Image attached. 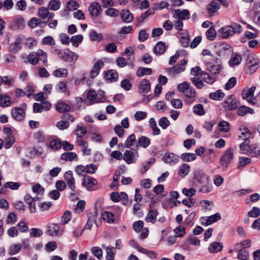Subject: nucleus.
I'll list each match as a JSON object with an SVG mask.
<instances>
[{
	"label": "nucleus",
	"mask_w": 260,
	"mask_h": 260,
	"mask_svg": "<svg viewBox=\"0 0 260 260\" xmlns=\"http://www.w3.org/2000/svg\"><path fill=\"white\" fill-rule=\"evenodd\" d=\"M150 83L147 79H143L138 85V90L140 93H147L150 91Z\"/></svg>",
	"instance_id": "a211bd4d"
},
{
	"label": "nucleus",
	"mask_w": 260,
	"mask_h": 260,
	"mask_svg": "<svg viewBox=\"0 0 260 260\" xmlns=\"http://www.w3.org/2000/svg\"><path fill=\"white\" fill-rule=\"evenodd\" d=\"M136 141V137L135 134H132L129 135L126 139L125 143L124 146L126 148H129L134 145V142Z\"/></svg>",
	"instance_id": "680f3d73"
},
{
	"label": "nucleus",
	"mask_w": 260,
	"mask_h": 260,
	"mask_svg": "<svg viewBox=\"0 0 260 260\" xmlns=\"http://www.w3.org/2000/svg\"><path fill=\"white\" fill-rule=\"evenodd\" d=\"M206 36L207 38L210 41H213L215 40L216 36V31L213 26L210 27L206 32Z\"/></svg>",
	"instance_id": "5fc2aeb1"
},
{
	"label": "nucleus",
	"mask_w": 260,
	"mask_h": 260,
	"mask_svg": "<svg viewBox=\"0 0 260 260\" xmlns=\"http://www.w3.org/2000/svg\"><path fill=\"white\" fill-rule=\"evenodd\" d=\"M178 89L185 97L184 102L186 104L190 105L195 101L196 91L188 82H183L178 84Z\"/></svg>",
	"instance_id": "f257e3e1"
},
{
	"label": "nucleus",
	"mask_w": 260,
	"mask_h": 260,
	"mask_svg": "<svg viewBox=\"0 0 260 260\" xmlns=\"http://www.w3.org/2000/svg\"><path fill=\"white\" fill-rule=\"evenodd\" d=\"M158 124L162 129H165L170 125V122L166 117H163L159 119Z\"/></svg>",
	"instance_id": "338daca9"
},
{
	"label": "nucleus",
	"mask_w": 260,
	"mask_h": 260,
	"mask_svg": "<svg viewBox=\"0 0 260 260\" xmlns=\"http://www.w3.org/2000/svg\"><path fill=\"white\" fill-rule=\"evenodd\" d=\"M11 101L10 96L6 95H0V106L8 107L11 105Z\"/></svg>",
	"instance_id": "de8ad7c7"
},
{
	"label": "nucleus",
	"mask_w": 260,
	"mask_h": 260,
	"mask_svg": "<svg viewBox=\"0 0 260 260\" xmlns=\"http://www.w3.org/2000/svg\"><path fill=\"white\" fill-rule=\"evenodd\" d=\"M181 158L184 161L188 162L196 160L197 156L194 153H184L181 154Z\"/></svg>",
	"instance_id": "49530a36"
},
{
	"label": "nucleus",
	"mask_w": 260,
	"mask_h": 260,
	"mask_svg": "<svg viewBox=\"0 0 260 260\" xmlns=\"http://www.w3.org/2000/svg\"><path fill=\"white\" fill-rule=\"evenodd\" d=\"M220 8V4L214 1H212L207 6V10L209 13L213 14L217 12Z\"/></svg>",
	"instance_id": "e433bc0d"
},
{
	"label": "nucleus",
	"mask_w": 260,
	"mask_h": 260,
	"mask_svg": "<svg viewBox=\"0 0 260 260\" xmlns=\"http://www.w3.org/2000/svg\"><path fill=\"white\" fill-rule=\"evenodd\" d=\"M247 113L253 114L254 110L252 108L242 106L240 107L237 110V114L240 116H243Z\"/></svg>",
	"instance_id": "ea45409f"
},
{
	"label": "nucleus",
	"mask_w": 260,
	"mask_h": 260,
	"mask_svg": "<svg viewBox=\"0 0 260 260\" xmlns=\"http://www.w3.org/2000/svg\"><path fill=\"white\" fill-rule=\"evenodd\" d=\"M56 110L59 113H64L70 111V106L63 102L59 103L56 106Z\"/></svg>",
	"instance_id": "a18cd8bd"
},
{
	"label": "nucleus",
	"mask_w": 260,
	"mask_h": 260,
	"mask_svg": "<svg viewBox=\"0 0 260 260\" xmlns=\"http://www.w3.org/2000/svg\"><path fill=\"white\" fill-rule=\"evenodd\" d=\"M68 75V71L65 68H59L53 72V75L57 78H65Z\"/></svg>",
	"instance_id": "79ce46f5"
},
{
	"label": "nucleus",
	"mask_w": 260,
	"mask_h": 260,
	"mask_svg": "<svg viewBox=\"0 0 260 260\" xmlns=\"http://www.w3.org/2000/svg\"><path fill=\"white\" fill-rule=\"evenodd\" d=\"M179 160V157L173 153L167 152L162 157V160L170 165H174L177 163Z\"/></svg>",
	"instance_id": "dca6fc26"
},
{
	"label": "nucleus",
	"mask_w": 260,
	"mask_h": 260,
	"mask_svg": "<svg viewBox=\"0 0 260 260\" xmlns=\"http://www.w3.org/2000/svg\"><path fill=\"white\" fill-rule=\"evenodd\" d=\"M238 251L237 257L240 260H247L249 258V252L248 251L244 249H239V250H235Z\"/></svg>",
	"instance_id": "8fccbe9b"
},
{
	"label": "nucleus",
	"mask_w": 260,
	"mask_h": 260,
	"mask_svg": "<svg viewBox=\"0 0 260 260\" xmlns=\"http://www.w3.org/2000/svg\"><path fill=\"white\" fill-rule=\"evenodd\" d=\"M90 14L93 17L99 16L102 11L101 5L96 2L92 3L88 7Z\"/></svg>",
	"instance_id": "f3484780"
},
{
	"label": "nucleus",
	"mask_w": 260,
	"mask_h": 260,
	"mask_svg": "<svg viewBox=\"0 0 260 260\" xmlns=\"http://www.w3.org/2000/svg\"><path fill=\"white\" fill-rule=\"evenodd\" d=\"M41 23V21L39 18L33 17L30 19L28 22V25L31 28L37 27Z\"/></svg>",
	"instance_id": "69168bd1"
},
{
	"label": "nucleus",
	"mask_w": 260,
	"mask_h": 260,
	"mask_svg": "<svg viewBox=\"0 0 260 260\" xmlns=\"http://www.w3.org/2000/svg\"><path fill=\"white\" fill-rule=\"evenodd\" d=\"M77 158V155L75 152H64L61 155L60 158L65 161H72Z\"/></svg>",
	"instance_id": "37998d69"
},
{
	"label": "nucleus",
	"mask_w": 260,
	"mask_h": 260,
	"mask_svg": "<svg viewBox=\"0 0 260 260\" xmlns=\"http://www.w3.org/2000/svg\"><path fill=\"white\" fill-rule=\"evenodd\" d=\"M157 215L158 212L156 210L153 208H150L149 211L146 217L145 220L148 222L154 223Z\"/></svg>",
	"instance_id": "c85d7f7f"
},
{
	"label": "nucleus",
	"mask_w": 260,
	"mask_h": 260,
	"mask_svg": "<svg viewBox=\"0 0 260 260\" xmlns=\"http://www.w3.org/2000/svg\"><path fill=\"white\" fill-rule=\"evenodd\" d=\"M26 109V104H22L20 107H16L12 109L11 115L13 118L16 121H21L25 117V112Z\"/></svg>",
	"instance_id": "423d86ee"
},
{
	"label": "nucleus",
	"mask_w": 260,
	"mask_h": 260,
	"mask_svg": "<svg viewBox=\"0 0 260 260\" xmlns=\"http://www.w3.org/2000/svg\"><path fill=\"white\" fill-rule=\"evenodd\" d=\"M138 157V153L126 150L123 154V158L127 164L134 163L136 161V157Z\"/></svg>",
	"instance_id": "4468645a"
},
{
	"label": "nucleus",
	"mask_w": 260,
	"mask_h": 260,
	"mask_svg": "<svg viewBox=\"0 0 260 260\" xmlns=\"http://www.w3.org/2000/svg\"><path fill=\"white\" fill-rule=\"evenodd\" d=\"M166 49L165 44L162 42H158L154 46L153 52L156 55H160L165 53Z\"/></svg>",
	"instance_id": "cd10ccee"
},
{
	"label": "nucleus",
	"mask_w": 260,
	"mask_h": 260,
	"mask_svg": "<svg viewBox=\"0 0 260 260\" xmlns=\"http://www.w3.org/2000/svg\"><path fill=\"white\" fill-rule=\"evenodd\" d=\"M60 7V2L59 0H51L48 4L47 7L49 10L56 11Z\"/></svg>",
	"instance_id": "4d7b16f0"
},
{
	"label": "nucleus",
	"mask_w": 260,
	"mask_h": 260,
	"mask_svg": "<svg viewBox=\"0 0 260 260\" xmlns=\"http://www.w3.org/2000/svg\"><path fill=\"white\" fill-rule=\"evenodd\" d=\"M242 153L251 157H256L260 158V148L257 147L255 144H249L245 145L243 149H240Z\"/></svg>",
	"instance_id": "0eeeda50"
},
{
	"label": "nucleus",
	"mask_w": 260,
	"mask_h": 260,
	"mask_svg": "<svg viewBox=\"0 0 260 260\" xmlns=\"http://www.w3.org/2000/svg\"><path fill=\"white\" fill-rule=\"evenodd\" d=\"M173 17L178 20H187L190 17V13L187 10H180L177 9L174 11Z\"/></svg>",
	"instance_id": "ddd939ff"
},
{
	"label": "nucleus",
	"mask_w": 260,
	"mask_h": 260,
	"mask_svg": "<svg viewBox=\"0 0 260 260\" xmlns=\"http://www.w3.org/2000/svg\"><path fill=\"white\" fill-rule=\"evenodd\" d=\"M195 175L197 181L202 184H207V183L211 182L209 176L202 171H198Z\"/></svg>",
	"instance_id": "393cba45"
},
{
	"label": "nucleus",
	"mask_w": 260,
	"mask_h": 260,
	"mask_svg": "<svg viewBox=\"0 0 260 260\" xmlns=\"http://www.w3.org/2000/svg\"><path fill=\"white\" fill-rule=\"evenodd\" d=\"M152 73V70L150 68H144V67H140L138 69L136 72V75L141 77L143 76L144 75H151Z\"/></svg>",
	"instance_id": "c03bdc74"
},
{
	"label": "nucleus",
	"mask_w": 260,
	"mask_h": 260,
	"mask_svg": "<svg viewBox=\"0 0 260 260\" xmlns=\"http://www.w3.org/2000/svg\"><path fill=\"white\" fill-rule=\"evenodd\" d=\"M102 247L106 250V260H114L116 251L115 248L112 246H107L105 244H102Z\"/></svg>",
	"instance_id": "4be33fe9"
},
{
	"label": "nucleus",
	"mask_w": 260,
	"mask_h": 260,
	"mask_svg": "<svg viewBox=\"0 0 260 260\" xmlns=\"http://www.w3.org/2000/svg\"><path fill=\"white\" fill-rule=\"evenodd\" d=\"M150 128L152 130L153 135L154 136L160 134V131L157 127L156 121L154 118H150L149 120Z\"/></svg>",
	"instance_id": "c9c22d12"
},
{
	"label": "nucleus",
	"mask_w": 260,
	"mask_h": 260,
	"mask_svg": "<svg viewBox=\"0 0 260 260\" xmlns=\"http://www.w3.org/2000/svg\"><path fill=\"white\" fill-rule=\"evenodd\" d=\"M46 234L50 236L61 235L63 234V230L60 228L59 226L55 223H51L47 227Z\"/></svg>",
	"instance_id": "f8f14e48"
},
{
	"label": "nucleus",
	"mask_w": 260,
	"mask_h": 260,
	"mask_svg": "<svg viewBox=\"0 0 260 260\" xmlns=\"http://www.w3.org/2000/svg\"><path fill=\"white\" fill-rule=\"evenodd\" d=\"M222 245L219 242L211 243L208 248L211 253H216L220 251L222 249Z\"/></svg>",
	"instance_id": "58836bf2"
},
{
	"label": "nucleus",
	"mask_w": 260,
	"mask_h": 260,
	"mask_svg": "<svg viewBox=\"0 0 260 260\" xmlns=\"http://www.w3.org/2000/svg\"><path fill=\"white\" fill-rule=\"evenodd\" d=\"M238 106L237 100L233 95H230L222 103L223 107L226 110H235Z\"/></svg>",
	"instance_id": "9b49d317"
},
{
	"label": "nucleus",
	"mask_w": 260,
	"mask_h": 260,
	"mask_svg": "<svg viewBox=\"0 0 260 260\" xmlns=\"http://www.w3.org/2000/svg\"><path fill=\"white\" fill-rule=\"evenodd\" d=\"M37 206L39 207L40 210L41 211H44L45 210H48L52 206V204L50 202H40L37 204Z\"/></svg>",
	"instance_id": "e2e57ef3"
},
{
	"label": "nucleus",
	"mask_w": 260,
	"mask_h": 260,
	"mask_svg": "<svg viewBox=\"0 0 260 260\" xmlns=\"http://www.w3.org/2000/svg\"><path fill=\"white\" fill-rule=\"evenodd\" d=\"M92 253L99 259H101L103 257L102 249L99 247H93L91 248Z\"/></svg>",
	"instance_id": "0e129e2a"
},
{
	"label": "nucleus",
	"mask_w": 260,
	"mask_h": 260,
	"mask_svg": "<svg viewBox=\"0 0 260 260\" xmlns=\"http://www.w3.org/2000/svg\"><path fill=\"white\" fill-rule=\"evenodd\" d=\"M4 141V147L6 149H9L12 147L15 142V139L13 136H7Z\"/></svg>",
	"instance_id": "6e6d98bb"
},
{
	"label": "nucleus",
	"mask_w": 260,
	"mask_h": 260,
	"mask_svg": "<svg viewBox=\"0 0 260 260\" xmlns=\"http://www.w3.org/2000/svg\"><path fill=\"white\" fill-rule=\"evenodd\" d=\"M219 129L221 132H228L231 128L230 124L225 121H222L218 124Z\"/></svg>",
	"instance_id": "bf43d9fd"
},
{
	"label": "nucleus",
	"mask_w": 260,
	"mask_h": 260,
	"mask_svg": "<svg viewBox=\"0 0 260 260\" xmlns=\"http://www.w3.org/2000/svg\"><path fill=\"white\" fill-rule=\"evenodd\" d=\"M251 245V241L249 239L245 240L240 243H237L235 245V250H239V249H245L246 248H249Z\"/></svg>",
	"instance_id": "a19ab883"
},
{
	"label": "nucleus",
	"mask_w": 260,
	"mask_h": 260,
	"mask_svg": "<svg viewBox=\"0 0 260 260\" xmlns=\"http://www.w3.org/2000/svg\"><path fill=\"white\" fill-rule=\"evenodd\" d=\"M193 112L198 115L202 116L205 114V110L202 104H198L193 106Z\"/></svg>",
	"instance_id": "603ef678"
},
{
	"label": "nucleus",
	"mask_w": 260,
	"mask_h": 260,
	"mask_svg": "<svg viewBox=\"0 0 260 260\" xmlns=\"http://www.w3.org/2000/svg\"><path fill=\"white\" fill-rule=\"evenodd\" d=\"M201 76L202 79L208 84H211L216 80V77L214 75H209L206 72L202 71Z\"/></svg>",
	"instance_id": "473e14b6"
},
{
	"label": "nucleus",
	"mask_w": 260,
	"mask_h": 260,
	"mask_svg": "<svg viewBox=\"0 0 260 260\" xmlns=\"http://www.w3.org/2000/svg\"><path fill=\"white\" fill-rule=\"evenodd\" d=\"M74 133L77 138H82L86 134L87 131L85 127L77 125Z\"/></svg>",
	"instance_id": "052dcab7"
},
{
	"label": "nucleus",
	"mask_w": 260,
	"mask_h": 260,
	"mask_svg": "<svg viewBox=\"0 0 260 260\" xmlns=\"http://www.w3.org/2000/svg\"><path fill=\"white\" fill-rule=\"evenodd\" d=\"M49 9L44 7H41L39 9L38 12V16L42 19L47 18L48 19H53L55 16V14L49 12Z\"/></svg>",
	"instance_id": "2eb2a0df"
},
{
	"label": "nucleus",
	"mask_w": 260,
	"mask_h": 260,
	"mask_svg": "<svg viewBox=\"0 0 260 260\" xmlns=\"http://www.w3.org/2000/svg\"><path fill=\"white\" fill-rule=\"evenodd\" d=\"M57 54L59 57L64 61L73 62L78 58L77 54L68 49L59 50Z\"/></svg>",
	"instance_id": "6e6552de"
},
{
	"label": "nucleus",
	"mask_w": 260,
	"mask_h": 260,
	"mask_svg": "<svg viewBox=\"0 0 260 260\" xmlns=\"http://www.w3.org/2000/svg\"><path fill=\"white\" fill-rule=\"evenodd\" d=\"M242 61V57L238 54H233L230 61V64L231 67L239 64Z\"/></svg>",
	"instance_id": "09e8293b"
},
{
	"label": "nucleus",
	"mask_w": 260,
	"mask_h": 260,
	"mask_svg": "<svg viewBox=\"0 0 260 260\" xmlns=\"http://www.w3.org/2000/svg\"><path fill=\"white\" fill-rule=\"evenodd\" d=\"M37 58L39 60L42 61L45 66H47V54L41 49H39L37 52H35Z\"/></svg>",
	"instance_id": "4c0bfd02"
},
{
	"label": "nucleus",
	"mask_w": 260,
	"mask_h": 260,
	"mask_svg": "<svg viewBox=\"0 0 260 260\" xmlns=\"http://www.w3.org/2000/svg\"><path fill=\"white\" fill-rule=\"evenodd\" d=\"M64 178L68 187L71 190H74L75 188V181L73 177L72 172L71 171L66 172L64 175Z\"/></svg>",
	"instance_id": "aec40b11"
},
{
	"label": "nucleus",
	"mask_w": 260,
	"mask_h": 260,
	"mask_svg": "<svg viewBox=\"0 0 260 260\" xmlns=\"http://www.w3.org/2000/svg\"><path fill=\"white\" fill-rule=\"evenodd\" d=\"M150 144V140L146 136H141L138 140V144L136 147L138 148L141 146L144 148H147Z\"/></svg>",
	"instance_id": "7c9ffc66"
},
{
	"label": "nucleus",
	"mask_w": 260,
	"mask_h": 260,
	"mask_svg": "<svg viewBox=\"0 0 260 260\" xmlns=\"http://www.w3.org/2000/svg\"><path fill=\"white\" fill-rule=\"evenodd\" d=\"M187 62L186 59H182L173 67L167 68L166 72L170 76H174L185 71Z\"/></svg>",
	"instance_id": "39448f33"
},
{
	"label": "nucleus",
	"mask_w": 260,
	"mask_h": 260,
	"mask_svg": "<svg viewBox=\"0 0 260 260\" xmlns=\"http://www.w3.org/2000/svg\"><path fill=\"white\" fill-rule=\"evenodd\" d=\"M89 37L91 41L100 42L103 39V35L102 33L98 34L95 30H90Z\"/></svg>",
	"instance_id": "72a5a7b5"
},
{
	"label": "nucleus",
	"mask_w": 260,
	"mask_h": 260,
	"mask_svg": "<svg viewBox=\"0 0 260 260\" xmlns=\"http://www.w3.org/2000/svg\"><path fill=\"white\" fill-rule=\"evenodd\" d=\"M103 66L104 62L101 60H98L94 63L90 71V76L92 78H94L99 75L100 71Z\"/></svg>",
	"instance_id": "b1692460"
},
{
	"label": "nucleus",
	"mask_w": 260,
	"mask_h": 260,
	"mask_svg": "<svg viewBox=\"0 0 260 260\" xmlns=\"http://www.w3.org/2000/svg\"><path fill=\"white\" fill-rule=\"evenodd\" d=\"M224 96V94L220 90H218L216 92H211L209 94V97L210 99L219 101L223 99Z\"/></svg>",
	"instance_id": "864d4df0"
},
{
	"label": "nucleus",
	"mask_w": 260,
	"mask_h": 260,
	"mask_svg": "<svg viewBox=\"0 0 260 260\" xmlns=\"http://www.w3.org/2000/svg\"><path fill=\"white\" fill-rule=\"evenodd\" d=\"M238 137L240 140L244 141L239 146L240 149H243L245 145H248L250 143V139L252 137V134L248 128L242 126L239 129Z\"/></svg>",
	"instance_id": "20e7f679"
},
{
	"label": "nucleus",
	"mask_w": 260,
	"mask_h": 260,
	"mask_svg": "<svg viewBox=\"0 0 260 260\" xmlns=\"http://www.w3.org/2000/svg\"><path fill=\"white\" fill-rule=\"evenodd\" d=\"M206 66L207 69L213 74H218L221 69L219 64H212L209 63Z\"/></svg>",
	"instance_id": "3c124183"
},
{
	"label": "nucleus",
	"mask_w": 260,
	"mask_h": 260,
	"mask_svg": "<svg viewBox=\"0 0 260 260\" xmlns=\"http://www.w3.org/2000/svg\"><path fill=\"white\" fill-rule=\"evenodd\" d=\"M105 77L108 82L112 83L117 81L118 74L116 70H109L105 73Z\"/></svg>",
	"instance_id": "5701e85b"
},
{
	"label": "nucleus",
	"mask_w": 260,
	"mask_h": 260,
	"mask_svg": "<svg viewBox=\"0 0 260 260\" xmlns=\"http://www.w3.org/2000/svg\"><path fill=\"white\" fill-rule=\"evenodd\" d=\"M98 182L97 180L92 177L85 176L82 179V185L88 190L96 189Z\"/></svg>",
	"instance_id": "1a4fd4ad"
},
{
	"label": "nucleus",
	"mask_w": 260,
	"mask_h": 260,
	"mask_svg": "<svg viewBox=\"0 0 260 260\" xmlns=\"http://www.w3.org/2000/svg\"><path fill=\"white\" fill-rule=\"evenodd\" d=\"M67 186L66 183L61 180H58L56 183V187L58 190H53L50 192L49 195H60L59 191L64 190Z\"/></svg>",
	"instance_id": "bb28decb"
},
{
	"label": "nucleus",
	"mask_w": 260,
	"mask_h": 260,
	"mask_svg": "<svg viewBox=\"0 0 260 260\" xmlns=\"http://www.w3.org/2000/svg\"><path fill=\"white\" fill-rule=\"evenodd\" d=\"M83 37L81 35H75L72 37L70 39L74 47H78L79 44L81 43L83 40Z\"/></svg>",
	"instance_id": "13d9d810"
},
{
	"label": "nucleus",
	"mask_w": 260,
	"mask_h": 260,
	"mask_svg": "<svg viewBox=\"0 0 260 260\" xmlns=\"http://www.w3.org/2000/svg\"><path fill=\"white\" fill-rule=\"evenodd\" d=\"M28 198L25 199L26 202L29 206V209L31 213H35L36 211V205L39 203L40 198L38 196L34 197V198H31L30 196H28Z\"/></svg>",
	"instance_id": "412c9836"
},
{
	"label": "nucleus",
	"mask_w": 260,
	"mask_h": 260,
	"mask_svg": "<svg viewBox=\"0 0 260 260\" xmlns=\"http://www.w3.org/2000/svg\"><path fill=\"white\" fill-rule=\"evenodd\" d=\"M234 149L232 148H229L224 151L221 155L219 164L222 167L223 171H226L234 158Z\"/></svg>",
	"instance_id": "7ed1b4c3"
},
{
	"label": "nucleus",
	"mask_w": 260,
	"mask_h": 260,
	"mask_svg": "<svg viewBox=\"0 0 260 260\" xmlns=\"http://www.w3.org/2000/svg\"><path fill=\"white\" fill-rule=\"evenodd\" d=\"M242 31V26L240 24L233 22L230 25L221 28L219 32L222 38L227 39L236 34H239Z\"/></svg>",
	"instance_id": "f03ea898"
},
{
	"label": "nucleus",
	"mask_w": 260,
	"mask_h": 260,
	"mask_svg": "<svg viewBox=\"0 0 260 260\" xmlns=\"http://www.w3.org/2000/svg\"><path fill=\"white\" fill-rule=\"evenodd\" d=\"M102 217L107 223H113L115 219V215L110 211H104L102 214Z\"/></svg>",
	"instance_id": "f704fd0d"
},
{
	"label": "nucleus",
	"mask_w": 260,
	"mask_h": 260,
	"mask_svg": "<svg viewBox=\"0 0 260 260\" xmlns=\"http://www.w3.org/2000/svg\"><path fill=\"white\" fill-rule=\"evenodd\" d=\"M255 88V86H252L251 88L244 90L242 91L243 98L246 100L250 104H254V100L252 98H253Z\"/></svg>",
	"instance_id": "6ab92c4d"
},
{
	"label": "nucleus",
	"mask_w": 260,
	"mask_h": 260,
	"mask_svg": "<svg viewBox=\"0 0 260 260\" xmlns=\"http://www.w3.org/2000/svg\"><path fill=\"white\" fill-rule=\"evenodd\" d=\"M121 18L125 23L131 22L133 19V15L127 9H124L120 13Z\"/></svg>",
	"instance_id": "a878e982"
},
{
	"label": "nucleus",
	"mask_w": 260,
	"mask_h": 260,
	"mask_svg": "<svg viewBox=\"0 0 260 260\" xmlns=\"http://www.w3.org/2000/svg\"><path fill=\"white\" fill-rule=\"evenodd\" d=\"M9 29L13 30L22 29L24 27V19L21 16H16L8 24Z\"/></svg>",
	"instance_id": "9d476101"
},
{
	"label": "nucleus",
	"mask_w": 260,
	"mask_h": 260,
	"mask_svg": "<svg viewBox=\"0 0 260 260\" xmlns=\"http://www.w3.org/2000/svg\"><path fill=\"white\" fill-rule=\"evenodd\" d=\"M22 43V40L20 37L17 38L15 43L11 44L10 45V51L14 53H16L19 49L21 48Z\"/></svg>",
	"instance_id": "2f4dec72"
},
{
	"label": "nucleus",
	"mask_w": 260,
	"mask_h": 260,
	"mask_svg": "<svg viewBox=\"0 0 260 260\" xmlns=\"http://www.w3.org/2000/svg\"><path fill=\"white\" fill-rule=\"evenodd\" d=\"M190 166L187 164H183L179 168L178 174L181 177H184L190 171Z\"/></svg>",
	"instance_id": "c756f323"
},
{
	"label": "nucleus",
	"mask_w": 260,
	"mask_h": 260,
	"mask_svg": "<svg viewBox=\"0 0 260 260\" xmlns=\"http://www.w3.org/2000/svg\"><path fill=\"white\" fill-rule=\"evenodd\" d=\"M248 215L251 217L257 218L260 215V209L258 207H253L248 212Z\"/></svg>",
	"instance_id": "774afa93"
}]
</instances>
